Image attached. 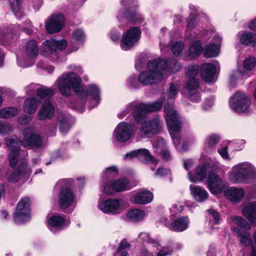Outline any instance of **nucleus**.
<instances>
[{
  "label": "nucleus",
  "instance_id": "nucleus-17",
  "mask_svg": "<svg viewBox=\"0 0 256 256\" xmlns=\"http://www.w3.org/2000/svg\"><path fill=\"white\" fill-rule=\"evenodd\" d=\"M75 202V196L70 189L65 188L60 192L58 204L60 208L66 210L74 204Z\"/></svg>",
  "mask_w": 256,
  "mask_h": 256
},
{
  "label": "nucleus",
  "instance_id": "nucleus-41",
  "mask_svg": "<svg viewBox=\"0 0 256 256\" xmlns=\"http://www.w3.org/2000/svg\"><path fill=\"white\" fill-rule=\"evenodd\" d=\"M16 29H18L17 26H13L12 28H10V32H8L6 30H6H1L0 31V41L1 42H8L10 40L14 38V35L12 34L13 33H16Z\"/></svg>",
  "mask_w": 256,
  "mask_h": 256
},
{
  "label": "nucleus",
  "instance_id": "nucleus-44",
  "mask_svg": "<svg viewBox=\"0 0 256 256\" xmlns=\"http://www.w3.org/2000/svg\"><path fill=\"white\" fill-rule=\"evenodd\" d=\"M21 0H8V3L10 8L14 12L16 17L20 18L18 16L21 8Z\"/></svg>",
  "mask_w": 256,
  "mask_h": 256
},
{
  "label": "nucleus",
  "instance_id": "nucleus-2",
  "mask_svg": "<svg viewBox=\"0 0 256 256\" xmlns=\"http://www.w3.org/2000/svg\"><path fill=\"white\" fill-rule=\"evenodd\" d=\"M81 78L76 73L66 72L63 74L56 80V84L60 92L64 96H69L72 88L77 94L80 96H89L94 106L98 105L100 102V90L94 84L88 86V92H84L81 84Z\"/></svg>",
  "mask_w": 256,
  "mask_h": 256
},
{
  "label": "nucleus",
  "instance_id": "nucleus-26",
  "mask_svg": "<svg viewBox=\"0 0 256 256\" xmlns=\"http://www.w3.org/2000/svg\"><path fill=\"white\" fill-rule=\"evenodd\" d=\"M226 196L231 201L238 202L244 198V191L242 188L231 187L225 192Z\"/></svg>",
  "mask_w": 256,
  "mask_h": 256
},
{
  "label": "nucleus",
  "instance_id": "nucleus-51",
  "mask_svg": "<svg viewBox=\"0 0 256 256\" xmlns=\"http://www.w3.org/2000/svg\"><path fill=\"white\" fill-rule=\"evenodd\" d=\"M118 173V170L116 166H112L106 168L104 172V176H114Z\"/></svg>",
  "mask_w": 256,
  "mask_h": 256
},
{
  "label": "nucleus",
  "instance_id": "nucleus-8",
  "mask_svg": "<svg viewBox=\"0 0 256 256\" xmlns=\"http://www.w3.org/2000/svg\"><path fill=\"white\" fill-rule=\"evenodd\" d=\"M162 127V120L158 116H156L142 123L138 136L141 138L150 137L161 132Z\"/></svg>",
  "mask_w": 256,
  "mask_h": 256
},
{
  "label": "nucleus",
  "instance_id": "nucleus-28",
  "mask_svg": "<svg viewBox=\"0 0 256 256\" xmlns=\"http://www.w3.org/2000/svg\"><path fill=\"white\" fill-rule=\"evenodd\" d=\"M189 223L187 216L180 217L170 224V228L176 232H182L188 228Z\"/></svg>",
  "mask_w": 256,
  "mask_h": 256
},
{
  "label": "nucleus",
  "instance_id": "nucleus-13",
  "mask_svg": "<svg viewBox=\"0 0 256 256\" xmlns=\"http://www.w3.org/2000/svg\"><path fill=\"white\" fill-rule=\"evenodd\" d=\"M64 24V18L60 13H54L50 16L46 24V28L49 34H53L60 32Z\"/></svg>",
  "mask_w": 256,
  "mask_h": 256
},
{
  "label": "nucleus",
  "instance_id": "nucleus-50",
  "mask_svg": "<svg viewBox=\"0 0 256 256\" xmlns=\"http://www.w3.org/2000/svg\"><path fill=\"white\" fill-rule=\"evenodd\" d=\"M36 65L38 68L46 70L48 73H52L54 69V66H48L44 60L39 61Z\"/></svg>",
  "mask_w": 256,
  "mask_h": 256
},
{
  "label": "nucleus",
  "instance_id": "nucleus-10",
  "mask_svg": "<svg viewBox=\"0 0 256 256\" xmlns=\"http://www.w3.org/2000/svg\"><path fill=\"white\" fill-rule=\"evenodd\" d=\"M162 101H158L148 104H140L136 105L134 111L136 120L140 122L148 113L158 110L162 108Z\"/></svg>",
  "mask_w": 256,
  "mask_h": 256
},
{
  "label": "nucleus",
  "instance_id": "nucleus-25",
  "mask_svg": "<svg viewBox=\"0 0 256 256\" xmlns=\"http://www.w3.org/2000/svg\"><path fill=\"white\" fill-rule=\"evenodd\" d=\"M216 73L215 66L211 63H206L202 65L200 74L202 78L206 82H211L214 80Z\"/></svg>",
  "mask_w": 256,
  "mask_h": 256
},
{
  "label": "nucleus",
  "instance_id": "nucleus-6",
  "mask_svg": "<svg viewBox=\"0 0 256 256\" xmlns=\"http://www.w3.org/2000/svg\"><path fill=\"white\" fill-rule=\"evenodd\" d=\"M198 68L197 66L188 67L186 70V74L190 80L185 84L184 94L194 102H198L200 96L198 92L199 82L195 76L198 73Z\"/></svg>",
  "mask_w": 256,
  "mask_h": 256
},
{
  "label": "nucleus",
  "instance_id": "nucleus-58",
  "mask_svg": "<svg viewBox=\"0 0 256 256\" xmlns=\"http://www.w3.org/2000/svg\"><path fill=\"white\" fill-rule=\"evenodd\" d=\"M132 108H133L132 104H130L128 105L127 108L124 112H122L118 114V117L120 118H122L124 116L128 114L129 113V112L131 110Z\"/></svg>",
  "mask_w": 256,
  "mask_h": 256
},
{
  "label": "nucleus",
  "instance_id": "nucleus-59",
  "mask_svg": "<svg viewBox=\"0 0 256 256\" xmlns=\"http://www.w3.org/2000/svg\"><path fill=\"white\" fill-rule=\"evenodd\" d=\"M138 152H136V150H134L133 151L130 152H128L124 156V160H130L132 158L134 157H136V154Z\"/></svg>",
  "mask_w": 256,
  "mask_h": 256
},
{
  "label": "nucleus",
  "instance_id": "nucleus-62",
  "mask_svg": "<svg viewBox=\"0 0 256 256\" xmlns=\"http://www.w3.org/2000/svg\"><path fill=\"white\" fill-rule=\"evenodd\" d=\"M184 164L186 170H188L193 165L194 162L191 160H187L184 161Z\"/></svg>",
  "mask_w": 256,
  "mask_h": 256
},
{
  "label": "nucleus",
  "instance_id": "nucleus-43",
  "mask_svg": "<svg viewBox=\"0 0 256 256\" xmlns=\"http://www.w3.org/2000/svg\"><path fill=\"white\" fill-rule=\"evenodd\" d=\"M36 94L41 99L48 100L54 94V90L51 88H40L36 90Z\"/></svg>",
  "mask_w": 256,
  "mask_h": 256
},
{
  "label": "nucleus",
  "instance_id": "nucleus-38",
  "mask_svg": "<svg viewBox=\"0 0 256 256\" xmlns=\"http://www.w3.org/2000/svg\"><path fill=\"white\" fill-rule=\"evenodd\" d=\"M220 141V137L215 134H212L208 136L204 142V148L208 152H210L212 148Z\"/></svg>",
  "mask_w": 256,
  "mask_h": 256
},
{
  "label": "nucleus",
  "instance_id": "nucleus-47",
  "mask_svg": "<svg viewBox=\"0 0 256 256\" xmlns=\"http://www.w3.org/2000/svg\"><path fill=\"white\" fill-rule=\"evenodd\" d=\"M178 85L171 84L166 92V96L168 99L174 98L178 94Z\"/></svg>",
  "mask_w": 256,
  "mask_h": 256
},
{
  "label": "nucleus",
  "instance_id": "nucleus-64",
  "mask_svg": "<svg viewBox=\"0 0 256 256\" xmlns=\"http://www.w3.org/2000/svg\"><path fill=\"white\" fill-rule=\"evenodd\" d=\"M120 35V33L118 32H111L110 33L111 38L114 42L117 41L119 39Z\"/></svg>",
  "mask_w": 256,
  "mask_h": 256
},
{
  "label": "nucleus",
  "instance_id": "nucleus-4",
  "mask_svg": "<svg viewBox=\"0 0 256 256\" xmlns=\"http://www.w3.org/2000/svg\"><path fill=\"white\" fill-rule=\"evenodd\" d=\"M229 178L233 183H245L256 178V169L250 162H240L232 168Z\"/></svg>",
  "mask_w": 256,
  "mask_h": 256
},
{
  "label": "nucleus",
  "instance_id": "nucleus-34",
  "mask_svg": "<svg viewBox=\"0 0 256 256\" xmlns=\"http://www.w3.org/2000/svg\"><path fill=\"white\" fill-rule=\"evenodd\" d=\"M202 44L200 40H196L190 46L188 54L192 58L198 57L202 52Z\"/></svg>",
  "mask_w": 256,
  "mask_h": 256
},
{
  "label": "nucleus",
  "instance_id": "nucleus-54",
  "mask_svg": "<svg viewBox=\"0 0 256 256\" xmlns=\"http://www.w3.org/2000/svg\"><path fill=\"white\" fill-rule=\"evenodd\" d=\"M218 152L224 159L230 160L229 156L228 153V148L226 147H224L218 149Z\"/></svg>",
  "mask_w": 256,
  "mask_h": 256
},
{
  "label": "nucleus",
  "instance_id": "nucleus-39",
  "mask_svg": "<svg viewBox=\"0 0 256 256\" xmlns=\"http://www.w3.org/2000/svg\"><path fill=\"white\" fill-rule=\"evenodd\" d=\"M18 114V110L16 108H7L0 110V118H10L16 116Z\"/></svg>",
  "mask_w": 256,
  "mask_h": 256
},
{
  "label": "nucleus",
  "instance_id": "nucleus-22",
  "mask_svg": "<svg viewBox=\"0 0 256 256\" xmlns=\"http://www.w3.org/2000/svg\"><path fill=\"white\" fill-rule=\"evenodd\" d=\"M54 108L50 100H46L38 113V118L42 120L50 119L54 115Z\"/></svg>",
  "mask_w": 256,
  "mask_h": 256
},
{
  "label": "nucleus",
  "instance_id": "nucleus-20",
  "mask_svg": "<svg viewBox=\"0 0 256 256\" xmlns=\"http://www.w3.org/2000/svg\"><path fill=\"white\" fill-rule=\"evenodd\" d=\"M152 198L153 194L152 192L146 190H142L132 196L130 201L134 204H146L152 202Z\"/></svg>",
  "mask_w": 256,
  "mask_h": 256
},
{
  "label": "nucleus",
  "instance_id": "nucleus-46",
  "mask_svg": "<svg viewBox=\"0 0 256 256\" xmlns=\"http://www.w3.org/2000/svg\"><path fill=\"white\" fill-rule=\"evenodd\" d=\"M184 44L181 42H175L172 43L171 49L175 56H178L181 54L184 49Z\"/></svg>",
  "mask_w": 256,
  "mask_h": 256
},
{
  "label": "nucleus",
  "instance_id": "nucleus-5",
  "mask_svg": "<svg viewBox=\"0 0 256 256\" xmlns=\"http://www.w3.org/2000/svg\"><path fill=\"white\" fill-rule=\"evenodd\" d=\"M164 110L168 127L174 144L176 148L180 145V137L178 132L181 128L182 123L179 120L178 114L172 104H164Z\"/></svg>",
  "mask_w": 256,
  "mask_h": 256
},
{
  "label": "nucleus",
  "instance_id": "nucleus-36",
  "mask_svg": "<svg viewBox=\"0 0 256 256\" xmlns=\"http://www.w3.org/2000/svg\"><path fill=\"white\" fill-rule=\"evenodd\" d=\"M145 214L144 211L134 209L128 211L126 215V217L130 220L132 222H137L142 220Z\"/></svg>",
  "mask_w": 256,
  "mask_h": 256
},
{
  "label": "nucleus",
  "instance_id": "nucleus-32",
  "mask_svg": "<svg viewBox=\"0 0 256 256\" xmlns=\"http://www.w3.org/2000/svg\"><path fill=\"white\" fill-rule=\"evenodd\" d=\"M65 218L62 214H58L51 216L48 220V224L50 226L54 228H64Z\"/></svg>",
  "mask_w": 256,
  "mask_h": 256
},
{
  "label": "nucleus",
  "instance_id": "nucleus-49",
  "mask_svg": "<svg viewBox=\"0 0 256 256\" xmlns=\"http://www.w3.org/2000/svg\"><path fill=\"white\" fill-rule=\"evenodd\" d=\"M139 236L144 240H145L148 243L153 244L154 246H156L158 245V242L152 238L149 234L146 233H141L140 234Z\"/></svg>",
  "mask_w": 256,
  "mask_h": 256
},
{
  "label": "nucleus",
  "instance_id": "nucleus-1",
  "mask_svg": "<svg viewBox=\"0 0 256 256\" xmlns=\"http://www.w3.org/2000/svg\"><path fill=\"white\" fill-rule=\"evenodd\" d=\"M23 135L22 139L16 136H9L6 139L9 166L15 168L8 176V180L12 182H17L27 168V160L21 154L20 145L30 148H39L42 145V140L39 135L28 132H24Z\"/></svg>",
  "mask_w": 256,
  "mask_h": 256
},
{
  "label": "nucleus",
  "instance_id": "nucleus-29",
  "mask_svg": "<svg viewBox=\"0 0 256 256\" xmlns=\"http://www.w3.org/2000/svg\"><path fill=\"white\" fill-rule=\"evenodd\" d=\"M240 40L243 44L254 46L256 44V34L248 31L243 32Z\"/></svg>",
  "mask_w": 256,
  "mask_h": 256
},
{
  "label": "nucleus",
  "instance_id": "nucleus-9",
  "mask_svg": "<svg viewBox=\"0 0 256 256\" xmlns=\"http://www.w3.org/2000/svg\"><path fill=\"white\" fill-rule=\"evenodd\" d=\"M250 104L249 98L242 92H237L230 99V105L231 108L238 113L247 112Z\"/></svg>",
  "mask_w": 256,
  "mask_h": 256
},
{
  "label": "nucleus",
  "instance_id": "nucleus-18",
  "mask_svg": "<svg viewBox=\"0 0 256 256\" xmlns=\"http://www.w3.org/2000/svg\"><path fill=\"white\" fill-rule=\"evenodd\" d=\"M207 185L210 192L214 194L220 192L226 186L222 178L213 172L208 174Z\"/></svg>",
  "mask_w": 256,
  "mask_h": 256
},
{
  "label": "nucleus",
  "instance_id": "nucleus-63",
  "mask_svg": "<svg viewBox=\"0 0 256 256\" xmlns=\"http://www.w3.org/2000/svg\"><path fill=\"white\" fill-rule=\"evenodd\" d=\"M188 146L186 144L182 143L178 146L176 148L180 152H184L188 150Z\"/></svg>",
  "mask_w": 256,
  "mask_h": 256
},
{
  "label": "nucleus",
  "instance_id": "nucleus-12",
  "mask_svg": "<svg viewBox=\"0 0 256 256\" xmlns=\"http://www.w3.org/2000/svg\"><path fill=\"white\" fill-rule=\"evenodd\" d=\"M141 32L137 27H132L124 33L122 38L121 48L128 50L136 44L140 38Z\"/></svg>",
  "mask_w": 256,
  "mask_h": 256
},
{
  "label": "nucleus",
  "instance_id": "nucleus-55",
  "mask_svg": "<svg viewBox=\"0 0 256 256\" xmlns=\"http://www.w3.org/2000/svg\"><path fill=\"white\" fill-rule=\"evenodd\" d=\"M170 172V171L169 170L166 169L164 168H160L156 170L155 174L156 176H163L168 175Z\"/></svg>",
  "mask_w": 256,
  "mask_h": 256
},
{
  "label": "nucleus",
  "instance_id": "nucleus-24",
  "mask_svg": "<svg viewBox=\"0 0 256 256\" xmlns=\"http://www.w3.org/2000/svg\"><path fill=\"white\" fill-rule=\"evenodd\" d=\"M243 215L254 226H256V202H250L242 210Z\"/></svg>",
  "mask_w": 256,
  "mask_h": 256
},
{
  "label": "nucleus",
  "instance_id": "nucleus-30",
  "mask_svg": "<svg viewBox=\"0 0 256 256\" xmlns=\"http://www.w3.org/2000/svg\"><path fill=\"white\" fill-rule=\"evenodd\" d=\"M70 116L67 114H61L58 116V122L61 132H66L70 128Z\"/></svg>",
  "mask_w": 256,
  "mask_h": 256
},
{
  "label": "nucleus",
  "instance_id": "nucleus-61",
  "mask_svg": "<svg viewBox=\"0 0 256 256\" xmlns=\"http://www.w3.org/2000/svg\"><path fill=\"white\" fill-rule=\"evenodd\" d=\"M26 26H24V30L28 34H30L32 32V24L30 21H27L26 22Z\"/></svg>",
  "mask_w": 256,
  "mask_h": 256
},
{
  "label": "nucleus",
  "instance_id": "nucleus-48",
  "mask_svg": "<svg viewBox=\"0 0 256 256\" xmlns=\"http://www.w3.org/2000/svg\"><path fill=\"white\" fill-rule=\"evenodd\" d=\"M12 130L13 127L12 124L0 121V134H6Z\"/></svg>",
  "mask_w": 256,
  "mask_h": 256
},
{
  "label": "nucleus",
  "instance_id": "nucleus-53",
  "mask_svg": "<svg viewBox=\"0 0 256 256\" xmlns=\"http://www.w3.org/2000/svg\"><path fill=\"white\" fill-rule=\"evenodd\" d=\"M208 212L210 216L212 217L215 224H218L220 220L219 214L212 209L208 210Z\"/></svg>",
  "mask_w": 256,
  "mask_h": 256
},
{
  "label": "nucleus",
  "instance_id": "nucleus-37",
  "mask_svg": "<svg viewBox=\"0 0 256 256\" xmlns=\"http://www.w3.org/2000/svg\"><path fill=\"white\" fill-rule=\"evenodd\" d=\"M220 52V48L218 44H210L204 51V55L205 58H210L217 56Z\"/></svg>",
  "mask_w": 256,
  "mask_h": 256
},
{
  "label": "nucleus",
  "instance_id": "nucleus-35",
  "mask_svg": "<svg viewBox=\"0 0 256 256\" xmlns=\"http://www.w3.org/2000/svg\"><path fill=\"white\" fill-rule=\"evenodd\" d=\"M165 146L163 139H160L156 144H154L156 152L161 154L162 158L165 160H168L170 158V154L166 149H163Z\"/></svg>",
  "mask_w": 256,
  "mask_h": 256
},
{
  "label": "nucleus",
  "instance_id": "nucleus-15",
  "mask_svg": "<svg viewBox=\"0 0 256 256\" xmlns=\"http://www.w3.org/2000/svg\"><path fill=\"white\" fill-rule=\"evenodd\" d=\"M256 65V59L254 57H249L244 60L243 62L244 70L238 69L230 77V84L236 80L242 79L243 76L248 74V72L252 70Z\"/></svg>",
  "mask_w": 256,
  "mask_h": 256
},
{
  "label": "nucleus",
  "instance_id": "nucleus-42",
  "mask_svg": "<svg viewBox=\"0 0 256 256\" xmlns=\"http://www.w3.org/2000/svg\"><path fill=\"white\" fill-rule=\"evenodd\" d=\"M136 152H138L136 154V157H138L139 159H144L148 162H152V163L156 162L154 158L148 150L144 148L139 149L136 150Z\"/></svg>",
  "mask_w": 256,
  "mask_h": 256
},
{
  "label": "nucleus",
  "instance_id": "nucleus-23",
  "mask_svg": "<svg viewBox=\"0 0 256 256\" xmlns=\"http://www.w3.org/2000/svg\"><path fill=\"white\" fill-rule=\"evenodd\" d=\"M38 53V50L36 41L31 40L27 42L24 52V60L32 61L37 56Z\"/></svg>",
  "mask_w": 256,
  "mask_h": 256
},
{
  "label": "nucleus",
  "instance_id": "nucleus-33",
  "mask_svg": "<svg viewBox=\"0 0 256 256\" xmlns=\"http://www.w3.org/2000/svg\"><path fill=\"white\" fill-rule=\"evenodd\" d=\"M38 104V100L36 98L26 99L25 101L24 106V112L29 114H34L36 111Z\"/></svg>",
  "mask_w": 256,
  "mask_h": 256
},
{
  "label": "nucleus",
  "instance_id": "nucleus-7",
  "mask_svg": "<svg viewBox=\"0 0 256 256\" xmlns=\"http://www.w3.org/2000/svg\"><path fill=\"white\" fill-rule=\"evenodd\" d=\"M44 49L42 54L45 57L49 58L51 60H56L58 59V54L56 50H64L67 46V42L62 39L56 40L54 39L47 40L42 43Z\"/></svg>",
  "mask_w": 256,
  "mask_h": 256
},
{
  "label": "nucleus",
  "instance_id": "nucleus-60",
  "mask_svg": "<svg viewBox=\"0 0 256 256\" xmlns=\"http://www.w3.org/2000/svg\"><path fill=\"white\" fill-rule=\"evenodd\" d=\"M172 252V250L166 248H163L158 253L157 256H166Z\"/></svg>",
  "mask_w": 256,
  "mask_h": 256
},
{
  "label": "nucleus",
  "instance_id": "nucleus-52",
  "mask_svg": "<svg viewBox=\"0 0 256 256\" xmlns=\"http://www.w3.org/2000/svg\"><path fill=\"white\" fill-rule=\"evenodd\" d=\"M31 120V116L24 115L18 118V122L20 124L25 126L28 124Z\"/></svg>",
  "mask_w": 256,
  "mask_h": 256
},
{
  "label": "nucleus",
  "instance_id": "nucleus-3",
  "mask_svg": "<svg viewBox=\"0 0 256 256\" xmlns=\"http://www.w3.org/2000/svg\"><path fill=\"white\" fill-rule=\"evenodd\" d=\"M174 62L166 61L158 58L148 63V68L139 76L138 81L143 86H148L161 81L166 74L172 72Z\"/></svg>",
  "mask_w": 256,
  "mask_h": 256
},
{
  "label": "nucleus",
  "instance_id": "nucleus-19",
  "mask_svg": "<svg viewBox=\"0 0 256 256\" xmlns=\"http://www.w3.org/2000/svg\"><path fill=\"white\" fill-rule=\"evenodd\" d=\"M121 202L116 198H110L100 203L98 207L104 213L116 214L122 210Z\"/></svg>",
  "mask_w": 256,
  "mask_h": 256
},
{
  "label": "nucleus",
  "instance_id": "nucleus-14",
  "mask_svg": "<svg viewBox=\"0 0 256 256\" xmlns=\"http://www.w3.org/2000/svg\"><path fill=\"white\" fill-rule=\"evenodd\" d=\"M134 133L133 126L131 124L122 122L116 127L114 136L118 140L124 142L130 140Z\"/></svg>",
  "mask_w": 256,
  "mask_h": 256
},
{
  "label": "nucleus",
  "instance_id": "nucleus-21",
  "mask_svg": "<svg viewBox=\"0 0 256 256\" xmlns=\"http://www.w3.org/2000/svg\"><path fill=\"white\" fill-rule=\"evenodd\" d=\"M232 230L237 232L242 244H243L246 246H250L252 247L250 256H256V250L254 248L250 234L248 232L238 230L236 228H232Z\"/></svg>",
  "mask_w": 256,
  "mask_h": 256
},
{
  "label": "nucleus",
  "instance_id": "nucleus-45",
  "mask_svg": "<svg viewBox=\"0 0 256 256\" xmlns=\"http://www.w3.org/2000/svg\"><path fill=\"white\" fill-rule=\"evenodd\" d=\"M232 219L234 224L241 228L246 230L250 229V227L249 224L242 217L234 216L232 217Z\"/></svg>",
  "mask_w": 256,
  "mask_h": 256
},
{
  "label": "nucleus",
  "instance_id": "nucleus-27",
  "mask_svg": "<svg viewBox=\"0 0 256 256\" xmlns=\"http://www.w3.org/2000/svg\"><path fill=\"white\" fill-rule=\"evenodd\" d=\"M190 188L194 198L198 202H203L208 197V192L200 186L191 185Z\"/></svg>",
  "mask_w": 256,
  "mask_h": 256
},
{
  "label": "nucleus",
  "instance_id": "nucleus-31",
  "mask_svg": "<svg viewBox=\"0 0 256 256\" xmlns=\"http://www.w3.org/2000/svg\"><path fill=\"white\" fill-rule=\"evenodd\" d=\"M206 170L204 166H198L196 169L194 177H192L190 172H188V178L191 182H196L206 178Z\"/></svg>",
  "mask_w": 256,
  "mask_h": 256
},
{
  "label": "nucleus",
  "instance_id": "nucleus-11",
  "mask_svg": "<svg viewBox=\"0 0 256 256\" xmlns=\"http://www.w3.org/2000/svg\"><path fill=\"white\" fill-rule=\"evenodd\" d=\"M30 200L28 198H22L18 204L16 212L14 214V220L17 224L24 223L30 219Z\"/></svg>",
  "mask_w": 256,
  "mask_h": 256
},
{
  "label": "nucleus",
  "instance_id": "nucleus-56",
  "mask_svg": "<svg viewBox=\"0 0 256 256\" xmlns=\"http://www.w3.org/2000/svg\"><path fill=\"white\" fill-rule=\"evenodd\" d=\"M130 245L124 240H122L118 248V252H120L123 250L128 249Z\"/></svg>",
  "mask_w": 256,
  "mask_h": 256
},
{
  "label": "nucleus",
  "instance_id": "nucleus-40",
  "mask_svg": "<svg viewBox=\"0 0 256 256\" xmlns=\"http://www.w3.org/2000/svg\"><path fill=\"white\" fill-rule=\"evenodd\" d=\"M72 38L76 43V46L72 48V51H76L79 48L78 44L82 43L84 40L85 36L82 30L81 29L75 30L73 32Z\"/></svg>",
  "mask_w": 256,
  "mask_h": 256
},
{
  "label": "nucleus",
  "instance_id": "nucleus-57",
  "mask_svg": "<svg viewBox=\"0 0 256 256\" xmlns=\"http://www.w3.org/2000/svg\"><path fill=\"white\" fill-rule=\"evenodd\" d=\"M129 86L132 88L138 87V82L136 76H132L128 80Z\"/></svg>",
  "mask_w": 256,
  "mask_h": 256
},
{
  "label": "nucleus",
  "instance_id": "nucleus-16",
  "mask_svg": "<svg viewBox=\"0 0 256 256\" xmlns=\"http://www.w3.org/2000/svg\"><path fill=\"white\" fill-rule=\"evenodd\" d=\"M130 189L129 182L124 178L112 181L108 184L102 190L108 194H112L115 192H121Z\"/></svg>",
  "mask_w": 256,
  "mask_h": 256
}]
</instances>
